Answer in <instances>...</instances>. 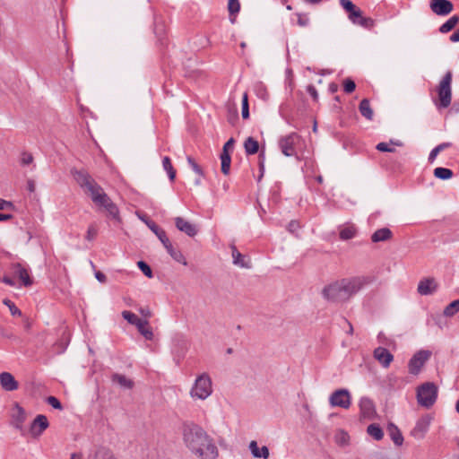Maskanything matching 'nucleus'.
Instances as JSON below:
<instances>
[{"label": "nucleus", "instance_id": "obj_48", "mask_svg": "<svg viewBox=\"0 0 459 459\" xmlns=\"http://www.w3.org/2000/svg\"><path fill=\"white\" fill-rule=\"evenodd\" d=\"M186 160L189 166L196 174H198L201 177L204 176V171L202 168L195 162V160L191 156H187Z\"/></svg>", "mask_w": 459, "mask_h": 459}, {"label": "nucleus", "instance_id": "obj_38", "mask_svg": "<svg viewBox=\"0 0 459 459\" xmlns=\"http://www.w3.org/2000/svg\"><path fill=\"white\" fill-rule=\"evenodd\" d=\"M459 311V299L452 301L444 309V316H453Z\"/></svg>", "mask_w": 459, "mask_h": 459}, {"label": "nucleus", "instance_id": "obj_59", "mask_svg": "<svg viewBox=\"0 0 459 459\" xmlns=\"http://www.w3.org/2000/svg\"><path fill=\"white\" fill-rule=\"evenodd\" d=\"M14 210V205L12 202L0 198V210Z\"/></svg>", "mask_w": 459, "mask_h": 459}, {"label": "nucleus", "instance_id": "obj_6", "mask_svg": "<svg viewBox=\"0 0 459 459\" xmlns=\"http://www.w3.org/2000/svg\"><path fill=\"white\" fill-rule=\"evenodd\" d=\"M212 393V383L207 373L198 376L190 390V395L194 399L205 400Z\"/></svg>", "mask_w": 459, "mask_h": 459}, {"label": "nucleus", "instance_id": "obj_28", "mask_svg": "<svg viewBox=\"0 0 459 459\" xmlns=\"http://www.w3.org/2000/svg\"><path fill=\"white\" fill-rule=\"evenodd\" d=\"M359 109L360 114L367 119L372 120L373 118V110L370 107L369 100L368 99H363L359 105Z\"/></svg>", "mask_w": 459, "mask_h": 459}, {"label": "nucleus", "instance_id": "obj_8", "mask_svg": "<svg viewBox=\"0 0 459 459\" xmlns=\"http://www.w3.org/2000/svg\"><path fill=\"white\" fill-rule=\"evenodd\" d=\"M300 142V136L297 133H290L279 140V147L286 157L297 154L296 146Z\"/></svg>", "mask_w": 459, "mask_h": 459}, {"label": "nucleus", "instance_id": "obj_24", "mask_svg": "<svg viewBox=\"0 0 459 459\" xmlns=\"http://www.w3.org/2000/svg\"><path fill=\"white\" fill-rule=\"evenodd\" d=\"M147 225H148L149 229L160 240V242L162 243L163 247L170 242V240L169 239V238L167 236L166 231L163 229H161L160 227H159L155 222L150 221V222H147Z\"/></svg>", "mask_w": 459, "mask_h": 459}, {"label": "nucleus", "instance_id": "obj_50", "mask_svg": "<svg viewBox=\"0 0 459 459\" xmlns=\"http://www.w3.org/2000/svg\"><path fill=\"white\" fill-rule=\"evenodd\" d=\"M356 88V84L354 82V81L351 78H346L344 81H343V91L346 92V93H351L354 91Z\"/></svg>", "mask_w": 459, "mask_h": 459}, {"label": "nucleus", "instance_id": "obj_11", "mask_svg": "<svg viewBox=\"0 0 459 459\" xmlns=\"http://www.w3.org/2000/svg\"><path fill=\"white\" fill-rule=\"evenodd\" d=\"M431 420L432 417L429 414L420 418L417 420L414 428L411 430V436L415 439H422L426 433L429 431Z\"/></svg>", "mask_w": 459, "mask_h": 459}, {"label": "nucleus", "instance_id": "obj_7", "mask_svg": "<svg viewBox=\"0 0 459 459\" xmlns=\"http://www.w3.org/2000/svg\"><path fill=\"white\" fill-rule=\"evenodd\" d=\"M342 285L340 280H336L327 285H325L322 291V297L333 303H343L348 301V298L345 291L342 290Z\"/></svg>", "mask_w": 459, "mask_h": 459}, {"label": "nucleus", "instance_id": "obj_20", "mask_svg": "<svg viewBox=\"0 0 459 459\" xmlns=\"http://www.w3.org/2000/svg\"><path fill=\"white\" fill-rule=\"evenodd\" d=\"M0 385L4 390L8 392L17 390L19 387L18 382L9 372H2L0 374Z\"/></svg>", "mask_w": 459, "mask_h": 459}, {"label": "nucleus", "instance_id": "obj_32", "mask_svg": "<svg viewBox=\"0 0 459 459\" xmlns=\"http://www.w3.org/2000/svg\"><path fill=\"white\" fill-rule=\"evenodd\" d=\"M153 30L156 37L158 38V40L160 42V44H163V40L166 36V27L164 22L162 21L155 20Z\"/></svg>", "mask_w": 459, "mask_h": 459}, {"label": "nucleus", "instance_id": "obj_17", "mask_svg": "<svg viewBox=\"0 0 459 459\" xmlns=\"http://www.w3.org/2000/svg\"><path fill=\"white\" fill-rule=\"evenodd\" d=\"M374 358L384 367L388 368L394 359L393 354L384 347H377L373 352Z\"/></svg>", "mask_w": 459, "mask_h": 459}, {"label": "nucleus", "instance_id": "obj_13", "mask_svg": "<svg viewBox=\"0 0 459 459\" xmlns=\"http://www.w3.org/2000/svg\"><path fill=\"white\" fill-rule=\"evenodd\" d=\"M25 420L26 413L24 409L16 403L12 414V425L21 432L22 436L25 435V429L23 428V423Z\"/></svg>", "mask_w": 459, "mask_h": 459}, {"label": "nucleus", "instance_id": "obj_3", "mask_svg": "<svg viewBox=\"0 0 459 459\" xmlns=\"http://www.w3.org/2000/svg\"><path fill=\"white\" fill-rule=\"evenodd\" d=\"M375 277L371 275H358L340 279L345 294L350 300L353 296L372 284Z\"/></svg>", "mask_w": 459, "mask_h": 459}, {"label": "nucleus", "instance_id": "obj_46", "mask_svg": "<svg viewBox=\"0 0 459 459\" xmlns=\"http://www.w3.org/2000/svg\"><path fill=\"white\" fill-rule=\"evenodd\" d=\"M228 10L230 14H236L240 10V4L238 0H229Z\"/></svg>", "mask_w": 459, "mask_h": 459}, {"label": "nucleus", "instance_id": "obj_30", "mask_svg": "<svg viewBox=\"0 0 459 459\" xmlns=\"http://www.w3.org/2000/svg\"><path fill=\"white\" fill-rule=\"evenodd\" d=\"M459 22V16L453 15L439 27V31L443 34L451 31Z\"/></svg>", "mask_w": 459, "mask_h": 459}, {"label": "nucleus", "instance_id": "obj_40", "mask_svg": "<svg viewBox=\"0 0 459 459\" xmlns=\"http://www.w3.org/2000/svg\"><path fill=\"white\" fill-rule=\"evenodd\" d=\"M122 316L129 324L135 325V326L137 325V324L142 322V319L138 318L136 315H134L133 312L128 311V310H124L122 312Z\"/></svg>", "mask_w": 459, "mask_h": 459}, {"label": "nucleus", "instance_id": "obj_4", "mask_svg": "<svg viewBox=\"0 0 459 459\" xmlns=\"http://www.w3.org/2000/svg\"><path fill=\"white\" fill-rule=\"evenodd\" d=\"M452 78L453 74L447 71L437 86V91L438 100L435 102L438 109L446 108L452 101Z\"/></svg>", "mask_w": 459, "mask_h": 459}, {"label": "nucleus", "instance_id": "obj_15", "mask_svg": "<svg viewBox=\"0 0 459 459\" xmlns=\"http://www.w3.org/2000/svg\"><path fill=\"white\" fill-rule=\"evenodd\" d=\"M360 417L363 419L373 420L377 414L376 407L371 399L362 397L359 400Z\"/></svg>", "mask_w": 459, "mask_h": 459}, {"label": "nucleus", "instance_id": "obj_36", "mask_svg": "<svg viewBox=\"0 0 459 459\" xmlns=\"http://www.w3.org/2000/svg\"><path fill=\"white\" fill-rule=\"evenodd\" d=\"M453 175H454V173L450 169L437 167L434 169V176L437 178H439L442 180L450 179L453 177Z\"/></svg>", "mask_w": 459, "mask_h": 459}, {"label": "nucleus", "instance_id": "obj_55", "mask_svg": "<svg viewBox=\"0 0 459 459\" xmlns=\"http://www.w3.org/2000/svg\"><path fill=\"white\" fill-rule=\"evenodd\" d=\"M376 149L379 152H394V148L389 146V143L382 142L377 144Z\"/></svg>", "mask_w": 459, "mask_h": 459}, {"label": "nucleus", "instance_id": "obj_22", "mask_svg": "<svg viewBox=\"0 0 459 459\" xmlns=\"http://www.w3.org/2000/svg\"><path fill=\"white\" fill-rule=\"evenodd\" d=\"M387 432H388L390 438L392 439V441L394 442V444L395 446H401L403 445V434L395 424L390 422L387 425Z\"/></svg>", "mask_w": 459, "mask_h": 459}, {"label": "nucleus", "instance_id": "obj_9", "mask_svg": "<svg viewBox=\"0 0 459 459\" xmlns=\"http://www.w3.org/2000/svg\"><path fill=\"white\" fill-rule=\"evenodd\" d=\"M430 356L431 352L429 351L420 350L417 351L409 360V373L414 376L419 375L425 363L429 359Z\"/></svg>", "mask_w": 459, "mask_h": 459}, {"label": "nucleus", "instance_id": "obj_64", "mask_svg": "<svg viewBox=\"0 0 459 459\" xmlns=\"http://www.w3.org/2000/svg\"><path fill=\"white\" fill-rule=\"evenodd\" d=\"M439 152L440 151L437 146L434 149H432L429 155V162L432 163L436 160Z\"/></svg>", "mask_w": 459, "mask_h": 459}, {"label": "nucleus", "instance_id": "obj_1", "mask_svg": "<svg viewBox=\"0 0 459 459\" xmlns=\"http://www.w3.org/2000/svg\"><path fill=\"white\" fill-rule=\"evenodd\" d=\"M182 440L186 447L201 459H216L219 450L213 438L197 423L190 420L181 425Z\"/></svg>", "mask_w": 459, "mask_h": 459}, {"label": "nucleus", "instance_id": "obj_27", "mask_svg": "<svg viewBox=\"0 0 459 459\" xmlns=\"http://www.w3.org/2000/svg\"><path fill=\"white\" fill-rule=\"evenodd\" d=\"M136 328L138 332L148 341H152L153 339V332L152 329L149 325V322L147 320H142L139 324H137Z\"/></svg>", "mask_w": 459, "mask_h": 459}, {"label": "nucleus", "instance_id": "obj_39", "mask_svg": "<svg viewBox=\"0 0 459 459\" xmlns=\"http://www.w3.org/2000/svg\"><path fill=\"white\" fill-rule=\"evenodd\" d=\"M356 229L352 226L345 227L340 231V238L342 240H349L355 237Z\"/></svg>", "mask_w": 459, "mask_h": 459}, {"label": "nucleus", "instance_id": "obj_33", "mask_svg": "<svg viewBox=\"0 0 459 459\" xmlns=\"http://www.w3.org/2000/svg\"><path fill=\"white\" fill-rule=\"evenodd\" d=\"M367 432L375 440H381L384 437V432L378 424L373 423L368 426Z\"/></svg>", "mask_w": 459, "mask_h": 459}, {"label": "nucleus", "instance_id": "obj_31", "mask_svg": "<svg viewBox=\"0 0 459 459\" xmlns=\"http://www.w3.org/2000/svg\"><path fill=\"white\" fill-rule=\"evenodd\" d=\"M112 381L115 383H117L122 387H125L127 389H131L134 386V382L131 379L127 378L126 376L121 375V374H117V373L114 374L112 376Z\"/></svg>", "mask_w": 459, "mask_h": 459}, {"label": "nucleus", "instance_id": "obj_41", "mask_svg": "<svg viewBox=\"0 0 459 459\" xmlns=\"http://www.w3.org/2000/svg\"><path fill=\"white\" fill-rule=\"evenodd\" d=\"M264 162H265V155L264 152L261 151L258 155V166H259V176L257 177V182L259 183L264 174Z\"/></svg>", "mask_w": 459, "mask_h": 459}, {"label": "nucleus", "instance_id": "obj_53", "mask_svg": "<svg viewBox=\"0 0 459 459\" xmlns=\"http://www.w3.org/2000/svg\"><path fill=\"white\" fill-rule=\"evenodd\" d=\"M340 4L348 13V14L357 8L351 0H340Z\"/></svg>", "mask_w": 459, "mask_h": 459}, {"label": "nucleus", "instance_id": "obj_19", "mask_svg": "<svg viewBox=\"0 0 459 459\" xmlns=\"http://www.w3.org/2000/svg\"><path fill=\"white\" fill-rule=\"evenodd\" d=\"M437 283L434 278L421 280L418 284V292L420 295H431L437 290Z\"/></svg>", "mask_w": 459, "mask_h": 459}, {"label": "nucleus", "instance_id": "obj_5", "mask_svg": "<svg viewBox=\"0 0 459 459\" xmlns=\"http://www.w3.org/2000/svg\"><path fill=\"white\" fill-rule=\"evenodd\" d=\"M438 388L433 382H425L417 388L418 403L427 409L433 406L437 399Z\"/></svg>", "mask_w": 459, "mask_h": 459}, {"label": "nucleus", "instance_id": "obj_29", "mask_svg": "<svg viewBox=\"0 0 459 459\" xmlns=\"http://www.w3.org/2000/svg\"><path fill=\"white\" fill-rule=\"evenodd\" d=\"M244 148L247 155H253L259 151V143L255 139L249 136L244 143Z\"/></svg>", "mask_w": 459, "mask_h": 459}, {"label": "nucleus", "instance_id": "obj_34", "mask_svg": "<svg viewBox=\"0 0 459 459\" xmlns=\"http://www.w3.org/2000/svg\"><path fill=\"white\" fill-rule=\"evenodd\" d=\"M162 167L164 170L168 173L169 180L173 182L176 178V170L172 166L171 160L169 159V157L165 156L162 159Z\"/></svg>", "mask_w": 459, "mask_h": 459}, {"label": "nucleus", "instance_id": "obj_51", "mask_svg": "<svg viewBox=\"0 0 459 459\" xmlns=\"http://www.w3.org/2000/svg\"><path fill=\"white\" fill-rule=\"evenodd\" d=\"M296 15L298 16L297 22L300 27H306L309 24V18L307 13H297Z\"/></svg>", "mask_w": 459, "mask_h": 459}, {"label": "nucleus", "instance_id": "obj_61", "mask_svg": "<svg viewBox=\"0 0 459 459\" xmlns=\"http://www.w3.org/2000/svg\"><path fill=\"white\" fill-rule=\"evenodd\" d=\"M97 236V230L93 226H90L87 230L86 238L88 240H92Z\"/></svg>", "mask_w": 459, "mask_h": 459}, {"label": "nucleus", "instance_id": "obj_14", "mask_svg": "<svg viewBox=\"0 0 459 459\" xmlns=\"http://www.w3.org/2000/svg\"><path fill=\"white\" fill-rule=\"evenodd\" d=\"M8 273L17 276L24 286H30L32 284L28 271L19 263L10 264L8 265Z\"/></svg>", "mask_w": 459, "mask_h": 459}, {"label": "nucleus", "instance_id": "obj_49", "mask_svg": "<svg viewBox=\"0 0 459 459\" xmlns=\"http://www.w3.org/2000/svg\"><path fill=\"white\" fill-rule=\"evenodd\" d=\"M362 12L360 11V9H359L358 7L355 8L352 12H351L349 14H348V17L349 19L354 23V24H357L358 22L361 19L362 17Z\"/></svg>", "mask_w": 459, "mask_h": 459}, {"label": "nucleus", "instance_id": "obj_16", "mask_svg": "<svg viewBox=\"0 0 459 459\" xmlns=\"http://www.w3.org/2000/svg\"><path fill=\"white\" fill-rule=\"evenodd\" d=\"M430 8L437 15H447L453 11V4L449 0H431Z\"/></svg>", "mask_w": 459, "mask_h": 459}, {"label": "nucleus", "instance_id": "obj_21", "mask_svg": "<svg viewBox=\"0 0 459 459\" xmlns=\"http://www.w3.org/2000/svg\"><path fill=\"white\" fill-rule=\"evenodd\" d=\"M231 255L233 258V264L237 266H239L241 268H250V262L249 260L246 259V256L243 255L236 247V246L231 245Z\"/></svg>", "mask_w": 459, "mask_h": 459}, {"label": "nucleus", "instance_id": "obj_57", "mask_svg": "<svg viewBox=\"0 0 459 459\" xmlns=\"http://www.w3.org/2000/svg\"><path fill=\"white\" fill-rule=\"evenodd\" d=\"M32 161H33V156L31 153L23 152L22 154V158H21L22 165H29V164L32 163Z\"/></svg>", "mask_w": 459, "mask_h": 459}, {"label": "nucleus", "instance_id": "obj_47", "mask_svg": "<svg viewBox=\"0 0 459 459\" xmlns=\"http://www.w3.org/2000/svg\"><path fill=\"white\" fill-rule=\"evenodd\" d=\"M446 316H444L443 315H434L432 316V320L434 321V323L440 328V329H443L445 326L447 325V322L446 320Z\"/></svg>", "mask_w": 459, "mask_h": 459}, {"label": "nucleus", "instance_id": "obj_58", "mask_svg": "<svg viewBox=\"0 0 459 459\" xmlns=\"http://www.w3.org/2000/svg\"><path fill=\"white\" fill-rule=\"evenodd\" d=\"M235 143L234 138H230L223 145L222 153H230V151L233 149Z\"/></svg>", "mask_w": 459, "mask_h": 459}, {"label": "nucleus", "instance_id": "obj_56", "mask_svg": "<svg viewBox=\"0 0 459 459\" xmlns=\"http://www.w3.org/2000/svg\"><path fill=\"white\" fill-rule=\"evenodd\" d=\"M257 90V96L263 100H267L269 98V93L267 92L266 89L264 88V86L260 83L259 85L256 86Z\"/></svg>", "mask_w": 459, "mask_h": 459}, {"label": "nucleus", "instance_id": "obj_63", "mask_svg": "<svg viewBox=\"0 0 459 459\" xmlns=\"http://www.w3.org/2000/svg\"><path fill=\"white\" fill-rule=\"evenodd\" d=\"M336 438H337L338 443H340L342 445H345L348 443L349 436L347 435V433L342 431L340 433V436H338Z\"/></svg>", "mask_w": 459, "mask_h": 459}, {"label": "nucleus", "instance_id": "obj_18", "mask_svg": "<svg viewBox=\"0 0 459 459\" xmlns=\"http://www.w3.org/2000/svg\"><path fill=\"white\" fill-rule=\"evenodd\" d=\"M174 221H175L176 228L178 230L186 234L187 236L195 237L197 234L198 230H197L196 226L195 224H192L191 222L186 221L184 218L176 217L174 219Z\"/></svg>", "mask_w": 459, "mask_h": 459}, {"label": "nucleus", "instance_id": "obj_10", "mask_svg": "<svg viewBox=\"0 0 459 459\" xmlns=\"http://www.w3.org/2000/svg\"><path fill=\"white\" fill-rule=\"evenodd\" d=\"M329 403L332 407L349 409L351 404L350 392L347 389L335 390L329 397Z\"/></svg>", "mask_w": 459, "mask_h": 459}, {"label": "nucleus", "instance_id": "obj_12", "mask_svg": "<svg viewBox=\"0 0 459 459\" xmlns=\"http://www.w3.org/2000/svg\"><path fill=\"white\" fill-rule=\"evenodd\" d=\"M49 423L48 418L43 414H39L32 420L30 427V434L32 437H39L43 432L48 428Z\"/></svg>", "mask_w": 459, "mask_h": 459}, {"label": "nucleus", "instance_id": "obj_2", "mask_svg": "<svg viewBox=\"0 0 459 459\" xmlns=\"http://www.w3.org/2000/svg\"><path fill=\"white\" fill-rule=\"evenodd\" d=\"M72 174L74 180L90 195L95 205L104 209L112 219L119 220V210L117 204L113 203L101 186L88 172L74 169Z\"/></svg>", "mask_w": 459, "mask_h": 459}, {"label": "nucleus", "instance_id": "obj_45", "mask_svg": "<svg viewBox=\"0 0 459 459\" xmlns=\"http://www.w3.org/2000/svg\"><path fill=\"white\" fill-rule=\"evenodd\" d=\"M137 266L145 276H147L148 278L152 277V270L147 263H145L144 261H139L137 263Z\"/></svg>", "mask_w": 459, "mask_h": 459}, {"label": "nucleus", "instance_id": "obj_26", "mask_svg": "<svg viewBox=\"0 0 459 459\" xmlns=\"http://www.w3.org/2000/svg\"><path fill=\"white\" fill-rule=\"evenodd\" d=\"M167 252L170 255V256L177 261L178 263L182 264L183 265H187V262L184 255L180 250H177L173 247L171 242L164 246Z\"/></svg>", "mask_w": 459, "mask_h": 459}, {"label": "nucleus", "instance_id": "obj_62", "mask_svg": "<svg viewBox=\"0 0 459 459\" xmlns=\"http://www.w3.org/2000/svg\"><path fill=\"white\" fill-rule=\"evenodd\" d=\"M299 221H291L289 224H288V230L291 233H294L296 232L299 229Z\"/></svg>", "mask_w": 459, "mask_h": 459}, {"label": "nucleus", "instance_id": "obj_35", "mask_svg": "<svg viewBox=\"0 0 459 459\" xmlns=\"http://www.w3.org/2000/svg\"><path fill=\"white\" fill-rule=\"evenodd\" d=\"M94 459H118L114 453L107 447H100L97 449Z\"/></svg>", "mask_w": 459, "mask_h": 459}, {"label": "nucleus", "instance_id": "obj_60", "mask_svg": "<svg viewBox=\"0 0 459 459\" xmlns=\"http://www.w3.org/2000/svg\"><path fill=\"white\" fill-rule=\"evenodd\" d=\"M307 91L313 98L314 100H316L318 99V93L314 85H312V84L308 85L307 87Z\"/></svg>", "mask_w": 459, "mask_h": 459}, {"label": "nucleus", "instance_id": "obj_25", "mask_svg": "<svg viewBox=\"0 0 459 459\" xmlns=\"http://www.w3.org/2000/svg\"><path fill=\"white\" fill-rule=\"evenodd\" d=\"M393 236L388 228H381L371 235V241L374 243L389 240Z\"/></svg>", "mask_w": 459, "mask_h": 459}, {"label": "nucleus", "instance_id": "obj_52", "mask_svg": "<svg viewBox=\"0 0 459 459\" xmlns=\"http://www.w3.org/2000/svg\"><path fill=\"white\" fill-rule=\"evenodd\" d=\"M357 25H359L366 29H370L374 25V21L369 17H361V19L358 22Z\"/></svg>", "mask_w": 459, "mask_h": 459}, {"label": "nucleus", "instance_id": "obj_23", "mask_svg": "<svg viewBox=\"0 0 459 459\" xmlns=\"http://www.w3.org/2000/svg\"><path fill=\"white\" fill-rule=\"evenodd\" d=\"M249 449L251 451V454L255 458H264L267 459L269 457V449L266 446H262L261 448L258 447L256 441H251L249 444Z\"/></svg>", "mask_w": 459, "mask_h": 459}, {"label": "nucleus", "instance_id": "obj_37", "mask_svg": "<svg viewBox=\"0 0 459 459\" xmlns=\"http://www.w3.org/2000/svg\"><path fill=\"white\" fill-rule=\"evenodd\" d=\"M221 172L224 175H228L230 173V163H231L230 154L221 152Z\"/></svg>", "mask_w": 459, "mask_h": 459}, {"label": "nucleus", "instance_id": "obj_42", "mask_svg": "<svg viewBox=\"0 0 459 459\" xmlns=\"http://www.w3.org/2000/svg\"><path fill=\"white\" fill-rule=\"evenodd\" d=\"M3 303L6 307H8L12 316H22V311L15 306V304L12 300H10L9 299H4L3 300Z\"/></svg>", "mask_w": 459, "mask_h": 459}, {"label": "nucleus", "instance_id": "obj_54", "mask_svg": "<svg viewBox=\"0 0 459 459\" xmlns=\"http://www.w3.org/2000/svg\"><path fill=\"white\" fill-rule=\"evenodd\" d=\"M47 402L49 405H51L53 408L55 409H57V410H62L63 409V406H62V403H60V401L55 397V396H48L47 398Z\"/></svg>", "mask_w": 459, "mask_h": 459}, {"label": "nucleus", "instance_id": "obj_43", "mask_svg": "<svg viewBox=\"0 0 459 459\" xmlns=\"http://www.w3.org/2000/svg\"><path fill=\"white\" fill-rule=\"evenodd\" d=\"M2 271H3V267L0 264V281L5 283L8 286H12V287L15 286L16 282L13 277L8 275L9 273L7 272V273H3Z\"/></svg>", "mask_w": 459, "mask_h": 459}, {"label": "nucleus", "instance_id": "obj_44", "mask_svg": "<svg viewBox=\"0 0 459 459\" xmlns=\"http://www.w3.org/2000/svg\"><path fill=\"white\" fill-rule=\"evenodd\" d=\"M242 117L243 119H247L249 117V105H248V98L247 94L245 93L242 97Z\"/></svg>", "mask_w": 459, "mask_h": 459}]
</instances>
